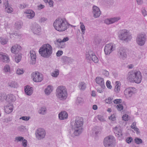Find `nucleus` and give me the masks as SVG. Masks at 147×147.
Masks as SVG:
<instances>
[{"mask_svg": "<svg viewBox=\"0 0 147 147\" xmlns=\"http://www.w3.org/2000/svg\"><path fill=\"white\" fill-rule=\"evenodd\" d=\"M71 128L70 130L69 134L73 137L80 135L82 131L83 124V119L81 117H76L75 121L71 122Z\"/></svg>", "mask_w": 147, "mask_h": 147, "instance_id": "f257e3e1", "label": "nucleus"}, {"mask_svg": "<svg viewBox=\"0 0 147 147\" xmlns=\"http://www.w3.org/2000/svg\"><path fill=\"white\" fill-rule=\"evenodd\" d=\"M69 25L64 19H57L53 23V26L55 29L60 32L64 31L66 30Z\"/></svg>", "mask_w": 147, "mask_h": 147, "instance_id": "f03ea898", "label": "nucleus"}, {"mask_svg": "<svg viewBox=\"0 0 147 147\" xmlns=\"http://www.w3.org/2000/svg\"><path fill=\"white\" fill-rule=\"evenodd\" d=\"M128 79L130 82L140 83L142 80V75L139 71H135L129 72L128 74Z\"/></svg>", "mask_w": 147, "mask_h": 147, "instance_id": "7ed1b4c3", "label": "nucleus"}, {"mask_svg": "<svg viewBox=\"0 0 147 147\" xmlns=\"http://www.w3.org/2000/svg\"><path fill=\"white\" fill-rule=\"evenodd\" d=\"M39 52L42 57L46 58L48 57L52 53V48L50 45L45 44L40 48Z\"/></svg>", "mask_w": 147, "mask_h": 147, "instance_id": "20e7f679", "label": "nucleus"}, {"mask_svg": "<svg viewBox=\"0 0 147 147\" xmlns=\"http://www.w3.org/2000/svg\"><path fill=\"white\" fill-rule=\"evenodd\" d=\"M120 40L128 41L131 38V35L129 32L126 30H123L119 32V35Z\"/></svg>", "mask_w": 147, "mask_h": 147, "instance_id": "39448f33", "label": "nucleus"}, {"mask_svg": "<svg viewBox=\"0 0 147 147\" xmlns=\"http://www.w3.org/2000/svg\"><path fill=\"white\" fill-rule=\"evenodd\" d=\"M114 140V138L111 136L106 137L103 142L104 146L105 147H109L113 144Z\"/></svg>", "mask_w": 147, "mask_h": 147, "instance_id": "423d86ee", "label": "nucleus"}, {"mask_svg": "<svg viewBox=\"0 0 147 147\" xmlns=\"http://www.w3.org/2000/svg\"><path fill=\"white\" fill-rule=\"evenodd\" d=\"M46 133L44 129L42 128L37 129L35 132L36 138L38 140H41L45 138Z\"/></svg>", "mask_w": 147, "mask_h": 147, "instance_id": "0eeeda50", "label": "nucleus"}, {"mask_svg": "<svg viewBox=\"0 0 147 147\" xmlns=\"http://www.w3.org/2000/svg\"><path fill=\"white\" fill-rule=\"evenodd\" d=\"M32 75L33 80L35 82H40L43 79L42 75L38 72H33Z\"/></svg>", "mask_w": 147, "mask_h": 147, "instance_id": "6e6552de", "label": "nucleus"}, {"mask_svg": "<svg viewBox=\"0 0 147 147\" xmlns=\"http://www.w3.org/2000/svg\"><path fill=\"white\" fill-rule=\"evenodd\" d=\"M115 46L112 43H110L107 44L104 48V51L106 55H109L114 50Z\"/></svg>", "mask_w": 147, "mask_h": 147, "instance_id": "1a4fd4ad", "label": "nucleus"}, {"mask_svg": "<svg viewBox=\"0 0 147 147\" xmlns=\"http://www.w3.org/2000/svg\"><path fill=\"white\" fill-rule=\"evenodd\" d=\"M146 38L145 36L143 34L138 35L136 39L137 43L140 45H143L145 44Z\"/></svg>", "mask_w": 147, "mask_h": 147, "instance_id": "9d476101", "label": "nucleus"}, {"mask_svg": "<svg viewBox=\"0 0 147 147\" xmlns=\"http://www.w3.org/2000/svg\"><path fill=\"white\" fill-rule=\"evenodd\" d=\"M22 49L21 47L18 45L13 46L11 49V52L13 53H17Z\"/></svg>", "mask_w": 147, "mask_h": 147, "instance_id": "9b49d317", "label": "nucleus"}, {"mask_svg": "<svg viewBox=\"0 0 147 147\" xmlns=\"http://www.w3.org/2000/svg\"><path fill=\"white\" fill-rule=\"evenodd\" d=\"M93 12L94 16L95 18L99 17L100 14V12L99 9L96 6H94L93 7Z\"/></svg>", "mask_w": 147, "mask_h": 147, "instance_id": "f8f14e48", "label": "nucleus"}, {"mask_svg": "<svg viewBox=\"0 0 147 147\" xmlns=\"http://www.w3.org/2000/svg\"><path fill=\"white\" fill-rule=\"evenodd\" d=\"M118 55L121 58L123 59L127 57L126 50L123 48L119 49L118 52Z\"/></svg>", "mask_w": 147, "mask_h": 147, "instance_id": "ddd939ff", "label": "nucleus"}, {"mask_svg": "<svg viewBox=\"0 0 147 147\" xmlns=\"http://www.w3.org/2000/svg\"><path fill=\"white\" fill-rule=\"evenodd\" d=\"M67 92H57L56 96L61 100L65 99L67 96Z\"/></svg>", "mask_w": 147, "mask_h": 147, "instance_id": "4468645a", "label": "nucleus"}, {"mask_svg": "<svg viewBox=\"0 0 147 147\" xmlns=\"http://www.w3.org/2000/svg\"><path fill=\"white\" fill-rule=\"evenodd\" d=\"M95 80L96 83L100 86L101 87H105L104 80L102 78L97 77L96 78Z\"/></svg>", "mask_w": 147, "mask_h": 147, "instance_id": "2eb2a0df", "label": "nucleus"}, {"mask_svg": "<svg viewBox=\"0 0 147 147\" xmlns=\"http://www.w3.org/2000/svg\"><path fill=\"white\" fill-rule=\"evenodd\" d=\"M120 18L119 17L118 18H114L110 19H107L105 20V23L109 24H111L113 23L114 22L117 21L119 20Z\"/></svg>", "mask_w": 147, "mask_h": 147, "instance_id": "dca6fc26", "label": "nucleus"}, {"mask_svg": "<svg viewBox=\"0 0 147 147\" xmlns=\"http://www.w3.org/2000/svg\"><path fill=\"white\" fill-rule=\"evenodd\" d=\"M59 117L60 119L62 120L67 119L68 117V114L65 111H61L59 114Z\"/></svg>", "mask_w": 147, "mask_h": 147, "instance_id": "f3484780", "label": "nucleus"}, {"mask_svg": "<svg viewBox=\"0 0 147 147\" xmlns=\"http://www.w3.org/2000/svg\"><path fill=\"white\" fill-rule=\"evenodd\" d=\"M25 13L28 14L27 17L30 19L32 18L35 16L34 12L31 10L28 9L25 11Z\"/></svg>", "mask_w": 147, "mask_h": 147, "instance_id": "a211bd4d", "label": "nucleus"}, {"mask_svg": "<svg viewBox=\"0 0 147 147\" xmlns=\"http://www.w3.org/2000/svg\"><path fill=\"white\" fill-rule=\"evenodd\" d=\"M16 100L15 96L12 94H10L6 96V100L7 101L10 102H13Z\"/></svg>", "mask_w": 147, "mask_h": 147, "instance_id": "6ab92c4d", "label": "nucleus"}, {"mask_svg": "<svg viewBox=\"0 0 147 147\" xmlns=\"http://www.w3.org/2000/svg\"><path fill=\"white\" fill-rule=\"evenodd\" d=\"M113 131L116 136L119 137L122 136V134L121 130L117 127H115Z\"/></svg>", "mask_w": 147, "mask_h": 147, "instance_id": "aec40b11", "label": "nucleus"}, {"mask_svg": "<svg viewBox=\"0 0 147 147\" xmlns=\"http://www.w3.org/2000/svg\"><path fill=\"white\" fill-rule=\"evenodd\" d=\"M13 110L12 106L10 105H8L7 106L5 107V112L7 113H11Z\"/></svg>", "mask_w": 147, "mask_h": 147, "instance_id": "412c9836", "label": "nucleus"}, {"mask_svg": "<svg viewBox=\"0 0 147 147\" xmlns=\"http://www.w3.org/2000/svg\"><path fill=\"white\" fill-rule=\"evenodd\" d=\"M91 55L90 57L92 60L95 63H97L98 61V59L97 57L93 52L90 53Z\"/></svg>", "mask_w": 147, "mask_h": 147, "instance_id": "4be33fe9", "label": "nucleus"}, {"mask_svg": "<svg viewBox=\"0 0 147 147\" xmlns=\"http://www.w3.org/2000/svg\"><path fill=\"white\" fill-rule=\"evenodd\" d=\"M31 58L33 61H35L36 59V56L35 52L33 50H31L30 51Z\"/></svg>", "mask_w": 147, "mask_h": 147, "instance_id": "5701e85b", "label": "nucleus"}, {"mask_svg": "<svg viewBox=\"0 0 147 147\" xmlns=\"http://www.w3.org/2000/svg\"><path fill=\"white\" fill-rule=\"evenodd\" d=\"M56 91L57 92H66V89L65 86H61L58 87Z\"/></svg>", "mask_w": 147, "mask_h": 147, "instance_id": "b1692460", "label": "nucleus"}, {"mask_svg": "<svg viewBox=\"0 0 147 147\" xmlns=\"http://www.w3.org/2000/svg\"><path fill=\"white\" fill-rule=\"evenodd\" d=\"M1 58L3 62L7 63L9 61V58L7 55H2Z\"/></svg>", "mask_w": 147, "mask_h": 147, "instance_id": "393cba45", "label": "nucleus"}, {"mask_svg": "<svg viewBox=\"0 0 147 147\" xmlns=\"http://www.w3.org/2000/svg\"><path fill=\"white\" fill-rule=\"evenodd\" d=\"M46 111L47 109L46 107H42L40 109L38 112L40 114L44 115L46 113Z\"/></svg>", "mask_w": 147, "mask_h": 147, "instance_id": "a878e982", "label": "nucleus"}, {"mask_svg": "<svg viewBox=\"0 0 147 147\" xmlns=\"http://www.w3.org/2000/svg\"><path fill=\"white\" fill-rule=\"evenodd\" d=\"M80 29L81 30L82 33L84 34L85 33V31L86 30L85 27L83 23L80 22Z\"/></svg>", "mask_w": 147, "mask_h": 147, "instance_id": "bb28decb", "label": "nucleus"}, {"mask_svg": "<svg viewBox=\"0 0 147 147\" xmlns=\"http://www.w3.org/2000/svg\"><path fill=\"white\" fill-rule=\"evenodd\" d=\"M6 95L4 92L0 93V101L2 102L4 100H6Z\"/></svg>", "mask_w": 147, "mask_h": 147, "instance_id": "cd10ccee", "label": "nucleus"}, {"mask_svg": "<svg viewBox=\"0 0 147 147\" xmlns=\"http://www.w3.org/2000/svg\"><path fill=\"white\" fill-rule=\"evenodd\" d=\"M76 102L78 104H82L84 102L83 98L80 97H78L76 100Z\"/></svg>", "mask_w": 147, "mask_h": 147, "instance_id": "c85d7f7f", "label": "nucleus"}, {"mask_svg": "<svg viewBox=\"0 0 147 147\" xmlns=\"http://www.w3.org/2000/svg\"><path fill=\"white\" fill-rule=\"evenodd\" d=\"M25 92H32L33 91V88L29 86H26L24 87Z\"/></svg>", "mask_w": 147, "mask_h": 147, "instance_id": "c756f323", "label": "nucleus"}, {"mask_svg": "<svg viewBox=\"0 0 147 147\" xmlns=\"http://www.w3.org/2000/svg\"><path fill=\"white\" fill-rule=\"evenodd\" d=\"M100 129L99 127L96 126L93 129V132L95 134H97L100 132Z\"/></svg>", "mask_w": 147, "mask_h": 147, "instance_id": "7c9ffc66", "label": "nucleus"}, {"mask_svg": "<svg viewBox=\"0 0 147 147\" xmlns=\"http://www.w3.org/2000/svg\"><path fill=\"white\" fill-rule=\"evenodd\" d=\"M24 138L22 136H17L15 138L14 141L16 142H19L22 141Z\"/></svg>", "mask_w": 147, "mask_h": 147, "instance_id": "2f4dec72", "label": "nucleus"}, {"mask_svg": "<svg viewBox=\"0 0 147 147\" xmlns=\"http://www.w3.org/2000/svg\"><path fill=\"white\" fill-rule=\"evenodd\" d=\"M116 84L115 86V89L117 91H118L120 89L121 84L119 82L116 81Z\"/></svg>", "mask_w": 147, "mask_h": 147, "instance_id": "473e14b6", "label": "nucleus"}, {"mask_svg": "<svg viewBox=\"0 0 147 147\" xmlns=\"http://www.w3.org/2000/svg\"><path fill=\"white\" fill-rule=\"evenodd\" d=\"M86 84L85 83L83 82H81L79 84V88L81 89H84L86 87Z\"/></svg>", "mask_w": 147, "mask_h": 147, "instance_id": "72a5a7b5", "label": "nucleus"}, {"mask_svg": "<svg viewBox=\"0 0 147 147\" xmlns=\"http://www.w3.org/2000/svg\"><path fill=\"white\" fill-rule=\"evenodd\" d=\"M136 91L135 88L133 87H129L126 88L125 91V92H134Z\"/></svg>", "mask_w": 147, "mask_h": 147, "instance_id": "f704fd0d", "label": "nucleus"}, {"mask_svg": "<svg viewBox=\"0 0 147 147\" xmlns=\"http://www.w3.org/2000/svg\"><path fill=\"white\" fill-rule=\"evenodd\" d=\"M22 56L21 55H17L15 58V61L17 63L19 62L21 59Z\"/></svg>", "mask_w": 147, "mask_h": 147, "instance_id": "c9c22d12", "label": "nucleus"}, {"mask_svg": "<svg viewBox=\"0 0 147 147\" xmlns=\"http://www.w3.org/2000/svg\"><path fill=\"white\" fill-rule=\"evenodd\" d=\"M53 90V87L52 86L49 85L47 88L45 89V92H51Z\"/></svg>", "mask_w": 147, "mask_h": 147, "instance_id": "e433bc0d", "label": "nucleus"}, {"mask_svg": "<svg viewBox=\"0 0 147 147\" xmlns=\"http://www.w3.org/2000/svg\"><path fill=\"white\" fill-rule=\"evenodd\" d=\"M134 141L135 143L137 144H141L142 142V140L138 138H135L134 139Z\"/></svg>", "mask_w": 147, "mask_h": 147, "instance_id": "4c0bfd02", "label": "nucleus"}, {"mask_svg": "<svg viewBox=\"0 0 147 147\" xmlns=\"http://www.w3.org/2000/svg\"><path fill=\"white\" fill-rule=\"evenodd\" d=\"M98 119L101 122H105V119L103 116L101 115H98L97 116Z\"/></svg>", "mask_w": 147, "mask_h": 147, "instance_id": "58836bf2", "label": "nucleus"}, {"mask_svg": "<svg viewBox=\"0 0 147 147\" xmlns=\"http://www.w3.org/2000/svg\"><path fill=\"white\" fill-rule=\"evenodd\" d=\"M134 92H124V95L127 98L131 97L133 95Z\"/></svg>", "mask_w": 147, "mask_h": 147, "instance_id": "ea45409f", "label": "nucleus"}, {"mask_svg": "<svg viewBox=\"0 0 147 147\" xmlns=\"http://www.w3.org/2000/svg\"><path fill=\"white\" fill-rule=\"evenodd\" d=\"M45 3H48L50 7L53 6V2L52 0H43Z\"/></svg>", "mask_w": 147, "mask_h": 147, "instance_id": "a19ab883", "label": "nucleus"}, {"mask_svg": "<svg viewBox=\"0 0 147 147\" xmlns=\"http://www.w3.org/2000/svg\"><path fill=\"white\" fill-rule=\"evenodd\" d=\"M5 11L8 13H11L13 11V9L12 7L9 6L5 8Z\"/></svg>", "mask_w": 147, "mask_h": 147, "instance_id": "79ce46f5", "label": "nucleus"}, {"mask_svg": "<svg viewBox=\"0 0 147 147\" xmlns=\"http://www.w3.org/2000/svg\"><path fill=\"white\" fill-rule=\"evenodd\" d=\"M116 108L118 111H121L123 109V107L122 104H119L116 106Z\"/></svg>", "mask_w": 147, "mask_h": 147, "instance_id": "37998d69", "label": "nucleus"}, {"mask_svg": "<svg viewBox=\"0 0 147 147\" xmlns=\"http://www.w3.org/2000/svg\"><path fill=\"white\" fill-rule=\"evenodd\" d=\"M115 116L114 114H113L109 117V119L111 121H114L115 120Z\"/></svg>", "mask_w": 147, "mask_h": 147, "instance_id": "c03bdc74", "label": "nucleus"}, {"mask_svg": "<svg viewBox=\"0 0 147 147\" xmlns=\"http://www.w3.org/2000/svg\"><path fill=\"white\" fill-rule=\"evenodd\" d=\"M22 145L24 147H26L27 145V141L25 139H24L22 141Z\"/></svg>", "mask_w": 147, "mask_h": 147, "instance_id": "a18cd8bd", "label": "nucleus"}, {"mask_svg": "<svg viewBox=\"0 0 147 147\" xmlns=\"http://www.w3.org/2000/svg\"><path fill=\"white\" fill-rule=\"evenodd\" d=\"M59 74V71L58 70H57L56 71H54V72H53L52 74V76L53 77H56Z\"/></svg>", "mask_w": 147, "mask_h": 147, "instance_id": "49530a36", "label": "nucleus"}, {"mask_svg": "<svg viewBox=\"0 0 147 147\" xmlns=\"http://www.w3.org/2000/svg\"><path fill=\"white\" fill-rule=\"evenodd\" d=\"M4 70L5 72H9L10 71V67L9 65H6L4 68Z\"/></svg>", "mask_w": 147, "mask_h": 147, "instance_id": "de8ad7c7", "label": "nucleus"}, {"mask_svg": "<svg viewBox=\"0 0 147 147\" xmlns=\"http://www.w3.org/2000/svg\"><path fill=\"white\" fill-rule=\"evenodd\" d=\"M34 33L36 34H38L41 31V29L40 28H35L33 30Z\"/></svg>", "mask_w": 147, "mask_h": 147, "instance_id": "09e8293b", "label": "nucleus"}, {"mask_svg": "<svg viewBox=\"0 0 147 147\" xmlns=\"http://www.w3.org/2000/svg\"><path fill=\"white\" fill-rule=\"evenodd\" d=\"M113 98H109L105 100V102L106 103L110 104L112 102V100H113Z\"/></svg>", "mask_w": 147, "mask_h": 147, "instance_id": "8fccbe9b", "label": "nucleus"}, {"mask_svg": "<svg viewBox=\"0 0 147 147\" xmlns=\"http://www.w3.org/2000/svg\"><path fill=\"white\" fill-rule=\"evenodd\" d=\"M30 117H27V116H23L21 117H20V119H22L23 120L27 121L28 120L30 119Z\"/></svg>", "mask_w": 147, "mask_h": 147, "instance_id": "3c124183", "label": "nucleus"}, {"mask_svg": "<svg viewBox=\"0 0 147 147\" xmlns=\"http://www.w3.org/2000/svg\"><path fill=\"white\" fill-rule=\"evenodd\" d=\"M106 86L109 89H111L112 88V86L111 84V82L110 81L107 80L106 83Z\"/></svg>", "mask_w": 147, "mask_h": 147, "instance_id": "603ef678", "label": "nucleus"}, {"mask_svg": "<svg viewBox=\"0 0 147 147\" xmlns=\"http://www.w3.org/2000/svg\"><path fill=\"white\" fill-rule=\"evenodd\" d=\"M68 40V38L67 37L64 38L63 40H61L60 39H58L57 40V42H65Z\"/></svg>", "mask_w": 147, "mask_h": 147, "instance_id": "864d4df0", "label": "nucleus"}, {"mask_svg": "<svg viewBox=\"0 0 147 147\" xmlns=\"http://www.w3.org/2000/svg\"><path fill=\"white\" fill-rule=\"evenodd\" d=\"M122 100L121 99H116L114 100L113 102L115 104H118L121 102Z\"/></svg>", "mask_w": 147, "mask_h": 147, "instance_id": "5fc2aeb1", "label": "nucleus"}, {"mask_svg": "<svg viewBox=\"0 0 147 147\" xmlns=\"http://www.w3.org/2000/svg\"><path fill=\"white\" fill-rule=\"evenodd\" d=\"M133 139L131 137L127 138L126 140V142L128 144L130 143L132 141Z\"/></svg>", "mask_w": 147, "mask_h": 147, "instance_id": "6e6d98bb", "label": "nucleus"}, {"mask_svg": "<svg viewBox=\"0 0 147 147\" xmlns=\"http://www.w3.org/2000/svg\"><path fill=\"white\" fill-rule=\"evenodd\" d=\"M24 71L23 69H18L16 71V73L18 74H21L23 73Z\"/></svg>", "mask_w": 147, "mask_h": 147, "instance_id": "4d7b16f0", "label": "nucleus"}, {"mask_svg": "<svg viewBox=\"0 0 147 147\" xmlns=\"http://www.w3.org/2000/svg\"><path fill=\"white\" fill-rule=\"evenodd\" d=\"M22 24V23H21L20 22H17L15 23V27L17 28H20Z\"/></svg>", "mask_w": 147, "mask_h": 147, "instance_id": "13d9d810", "label": "nucleus"}, {"mask_svg": "<svg viewBox=\"0 0 147 147\" xmlns=\"http://www.w3.org/2000/svg\"><path fill=\"white\" fill-rule=\"evenodd\" d=\"M10 86L14 88H16L17 87V84L15 82H13L11 85H10Z\"/></svg>", "mask_w": 147, "mask_h": 147, "instance_id": "bf43d9fd", "label": "nucleus"}, {"mask_svg": "<svg viewBox=\"0 0 147 147\" xmlns=\"http://www.w3.org/2000/svg\"><path fill=\"white\" fill-rule=\"evenodd\" d=\"M27 6V5L26 4H20V9H23L26 7Z\"/></svg>", "mask_w": 147, "mask_h": 147, "instance_id": "052dcab7", "label": "nucleus"}, {"mask_svg": "<svg viewBox=\"0 0 147 147\" xmlns=\"http://www.w3.org/2000/svg\"><path fill=\"white\" fill-rule=\"evenodd\" d=\"M62 51L61 50L58 51L56 55L57 56H59L63 54Z\"/></svg>", "mask_w": 147, "mask_h": 147, "instance_id": "680f3d73", "label": "nucleus"}, {"mask_svg": "<svg viewBox=\"0 0 147 147\" xmlns=\"http://www.w3.org/2000/svg\"><path fill=\"white\" fill-rule=\"evenodd\" d=\"M128 115L126 114L122 116L123 119L125 121L128 120Z\"/></svg>", "mask_w": 147, "mask_h": 147, "instance_id": "e2e57ef3", "label": "nucleus"}, {"mask_svg": "<svg viewBox=\"0 0 147 147\" xmlns=\"http://www.w3.org/2000/svg\"><path fill=\"white\" fill-rule=\"evenodd\" d=\"M4 5L5 7V8L9 7L8 1L7 0L5 1L4 2Z\"/></svg>", "mask_w": 147, "mask_h": 147, "instance_id": "0e129e2a", "label": "nucleus"}, {"mask_svg": "<svg viewBox=\"0 0 147 147\" xmlns=\"http://www.w3.org/2000/svg\"><path fill=\"white\" fill-rule=\"evenodd\" d=\"M7 42V40H2L1 42V44L2 45H4L5 44H6Z\"/></svg>", "mask_w": 147, "mask_h": 147, "instance_id": "69168bd1", "label": "nucleus"}, {"mask_svg": "<svg viewBox=\"0 0 147 147\" xmlns=\"http://www.w3.org/2000/svg\"><path fill=\"white\" fill-rule=\"evenodd\" d=\"M136 123L133 122L131 125V127L132 129H134L136 127Z\"/></svg>", "mask_w": 147, "mask_h": 147, "instance_id": "338daca9", "label": "nucleus"}, {"mask_svg": "<svg viewBox=\"0 0 147 147\" xmlns=\"http://www.w3.org/2000/svg\"><path fill=\"white\" fill-rule=\"evenodd\" d=\"M142 13L144 16L147 15V12L145 9H144L142 11Z\"/></svg>", "mask_w": 147, "mask_h": 147, "instance_id": "774afa93", "label": "nucleus"}]
</instances>
